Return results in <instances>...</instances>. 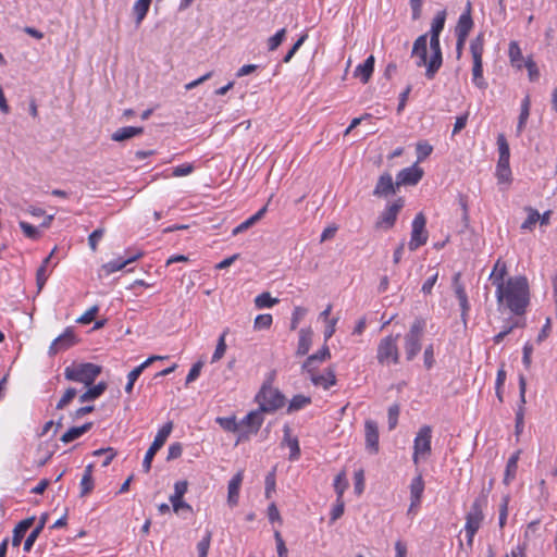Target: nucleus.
<instances>
[{"instance_id":"473e14b6","label":"nucleus","mask_w":557,"mask_h":557,"mask_svg":"<svg viewBox=\"0 0 557 557\" xmlns=\"http://www.w3.org/2000/svg\"><path fill=\"white\" fill-rule=\"evenodd\" d=\"M424 491V481L421 475L416 476L410 484V497L412 506H419Z\"/></svg>"},{"instance_id":"8fccbe9b","label":"nucleus","mask_w":557,"mask_h":557,"mask_svg":"<svg viewBox=\"0 0 557 557\" xmlns=\"http://www.w3.org/2000/svg\"><path fill=\"white\" fill-rule=\"evenodd\" d=\"M286 35V29L282 28L280 29L275 35L269 38L268 40V48L270 51H274L278 48V46L282 44Z\"/></svg>"},{"instance_id":"20e7f679","label":"nucleus","mask_w":557,"mask_h":557,"mask_svg":"<svg viewBox=\"0 0 557 557\" xmlns=\"http://www.w3.org/2000/svg\"><path fill=\"white\" fill-rule=\"evenodd\" d=\"M424 329L425 320L423 318H416L409 331L405 334L404 349L408 361L413 360L420 352Z\"/></svg>"},{"instance_id":"39448f33","label":"nucleus","mask_w":557,"mask_h":557,"mask_svg":"<svg viewBox=\"0 0 557 557\" xmlns=\"http://www.w3.org/2000/svg\"><path fill=\"white\" fill-rule=\"evenodd\" d=\"M470 52L472 55L473 66H472V81L473 84L480 88L485 89L487 87V83L483 77V62L482 57L484 52V35L481 33L474 39L471 40L470 44Z\"/></svg>"},{"instance_id":"4be33fe9","label":"nucleus","mask_w":557,"mask_h":557,"mask_svg":"<svg viewBox=\"0 0 557 557\" xmlns=\"http://www.w3.org/2000/svg\"><path fill=\"white\" fill-rule=\"evenodd\" d=\"M460 276H461L460 273H456L454 275L453 282H454L455 294H456V296L459 300V305L461 307V315H462V318H465L469 310V302H468V297H467L465 287L459 282Z\"/></svg>"},{"instance_id":"c85d7f7f","label":"nucleus","mask_w":557,"mask_h":557,"mask_svg":"<svg viewBox=\"0 0 557 557\" xmlns=\"http://www.w3.org/2000/svg\"><path fill=\"white\" fill-rule=\"evenodd\" d=\"M268 210V205L263 206L258 212H256L253 215H251L249 219L237 225L233 231L232 234L234 236L247 231L252 225H255L258 221H260L263 215L265 214Z\"/></svg>"},{"instance_id":"c03bdc74","label":"nucleus","mask_w":557,"mask_h":557,"mask_svg":"<svg viewBox=\"0 0 557 557\" xmlns=\"http://www.w3.org/2000/svg\"><path fill=\"white\" fill-rule=\"evenodd\" d=\"M310 403H311L310 397H307V396H304V395H296L289 401L288 412L299 410V409L304 408L306 405H308Z\"/></svg>"},{"instance_id":"0eeeda50","label":"nucleus","mask_w":557,"mask_h":557,"mask_svg":"<svg viewBox=\"0 0 557 557\" xmlns=\"http://www.w3.org/2000/svg\"><path fill=\"white\" fill-rule=\"evenodd\" d=\"M261 411L274 412L285 405L284 395L275 387L264 384L256 395Z\"/></svg>"},{"instance_id":"680f3d73","label":"nucleus","mask_w":557,"mask_h":557,"mask_svg":"<svg viewBox=\"0 0 557 557\" xmlns=\"http://www.w3.org/2000/svg\"><path fill=\"white\" fill-rule=\"evenodd\" d=\"M287 445L290 448L289 459L297 460L300 456V447L298 440L296 437H294L293 440H288Z\"/></svg>"},{"instance_id":"338daca9","label":"nucleus","mask_w":557,"mask_h":557,"mask_svg":"<svg viewBox=\"0 0 557 557\" xmlns=\"http://www.w3.org/2000/svg\"><path fill=\"white\" fill-rule=\"evenodd\" d=\"M79 485H81V496H86L94 488V479H88L87 476H82Z\"/></svg>"},{"instance_id":"bf43d9fd","label":"nucleus","mask_w":557,"mask_h":557,"mask_svg":"<svg viewBox=\"0 0 557 557\" xmlns=\"http://www.w3.org/2000/svg\"><path fill=\"white\" fill-rule=\"evenodd\" d=\"M344 508H345V505H344L343 498H337L336 505L334 506V508L331 511V523L335 522L337 519H339L343 516Z\"/></svg>"},{"instance_id":"864d4df0","label":"nucleus","mask_w":557,"mask_h":557,"mask_svg":"<svg viewBox=\"0 0 557 557\" xmlns=\"http://www.w3.org/2000/svg\"><path fill=\"white\" fill-rule=\"evenodd\" d=\"M158 450H159V448L153 446L152 444L148 448V450L144 457V460H143V469L146 473H148L150 471L152 459Z\"/></svg>"},{"instance_id":"c756f323","label":"nucleus","mask_w":557,"mask_h":557,"mask_svg":"<svg viewBox=\"0 0 557 557\" xmlns=\"http://www.w3.org/2000/svg\"><path fill=\"white\" fill-rule=\"evenodd\" d=\"M92 426V422H87L81 426H73L70 430H67L62 436L61 442L64 444L71 443L75 441L76 438L81 437L83 434L88 432Z\"/></svg>"},{"instance_id":"f03ea898","label":"nucleus","mask_w":557,"mask_h":557,"mask_svg":"<svg viewBox=\"0 0 557 557\" xmlns=\"http://www.w3.org/2000/svg\"><path fill=\"white\" fill-rule=\"evenodd\" d=\"M431 57L428 59V34L420 35L413 42L411 55L418 67H425V76L433 79L443 64L440 35L430 34Z\"/></svg>"},{"instance_id":"f704fd0d","label":"nucleus","mask_w":557,"mask_h":557,"mask_svg":"<svg viewBox=\"0 0 557 557\" xmlns=\"http://www.w3.org/2000/svg\"><path fill=\"white\" fill-rule=\"evenodd\" d=\"M173 430V423L172 421L166 422L157 433L152 445L161 449V447L166 442L168 437L171 435Z\"/></svg>"},{"instance_id":"4468645a","label":"nucleus","mask_w":557,"mask_h":557,"mask_svg":"<svg viewBox=\"0 0 557 557\" xmlns=\"http://www.w3.org/2000/svg\"><path fill=\"white\" fill-rule=\"evenodd\" d=\"M366 448L370 454L379 451V426L373 420H367L364 423Z\"/></svg>"},{"instance_id":"c9c22d12","label":"nucleus","mask_w":557,"mask_h":557,"mask_svg":"<svg viewBox=\"0 0 557 557\" xmlns=\"http://www.w3.org/2000/svg\"><path fill=\"white\" fill-rule=\"evenodd\" d=\"M518 459L519 451L513 454L507 461L506 473L504 478V483L509 484V482L515 478L517 468H518Z\"/></svg>"},{"instance_id":"4c0bfd02","label":"nucleus","mask_w":557,"mask_h":557,"mask_svg":"<svg viewBox=\"0 0 557 557\" xmlns=\"http://www.w3.org/2000/svg\"><path fill=\"white\" fill-rule=\"evenodd\" d=\"M445 21L446 11H438L432 21L430 34L441 35L442 30L444 29Z\"/></svg>"},{"instance_id":"603ef678","label":"nucleus","mask_w":557,"mask_h":557,"mask_svg":"<svg viewBox=\"0 0 557 557\" xmlns=\"http://www.w3.org/2000/svg\"><path fill=\"white\" fill-rule=\"evenodd\" d=\"M399 412H400V408H399V405H397V404H394L388 408L387 414H388L389 430H393L397 425Z\"/></svg>"},{"instance_id":"ea45409f","label":"nucleus","mask_w":557,"mask_h":557,"mask_svg":"<svg viewBox=\"0 0 557 557\" xmlns=\"http://www.w3.org/2000/svg\"><path fill=\"white\" fill-rule=\"evenodd\" d=\"M525 210L528 212V218L521 224V228L531 231L534 227V225L539 222L540 213L536 209H533L531 207L527 208Z\"/></svg>"},{"instance_id":"b1692460","label":"nucleus","mask_w":557,"mask_h":557,"mask_svg":"<svg viewBox=\"0 0 557 557\" xmlns=\"http://www.w3.org/2000/svg\"><path fill=\"white\" fill-rule=\"evenodd\" d=\"M143 132L144 128L141 126H125L116 129L111 135V139L114 141H124L143 134Z\"/></svg>"},{"instance_id":"a19ab883","label":"nucleus","mask_w":557,"mask_h":557,"mask_svg":"<svg viewBox=\"0 0 557 557\" xmlns=\"http://www.w3.org/2000/svg\"><path fill=\"white\" fill-rule=\"evenodd\" d=\"M348 487V481L346 479V472H339L334 480V488L337 494V498H343L344 492Z\"/></svg>"},{"instance_id":"a211bd4d","label":"nucleus","mask_w":557,"mask_h":557,"mask_svg":"<svg viewBox=\"0 0 557 557\" xmlns=\"http://www.w3.org/2000/svg\"><path fill=\"white\" fill-rule=\"evenodd\" d=\"M264 411L255 410L249 412L242 421H240V430L245 426L247 428V433H257L263 422V413Z\"/></svg>"},{"instance_id":"e2e57ef3","label":"nucleus","mask_w":557,"mask_h":557,"mask_svg":"<svg viewBox=\"0 0 557 557\" xmlns=\"http://www.w3.org/2000/svg\"><path fill=\"white\" fill-rule=\"evenodd\" d=\"M498 183H509L511 180L510 168H496Z\"/></svg>"},{"instance_id":"f3484780","label":"nucleus","mask_w":557,"mask_h":557,"mask_svg":"<svg viewBox=\"0 0 557 557\" xmlns=\"http://www.w3.org/2000/svg\"><path fill=\"white\" fill-rule=\"evenodd\" d=\"M473 27V21L471 17V3L468 1L465 12L459 16L458 23L456 25V36L457 37H468L470 30Z\"/></svg>"},{"instance_id":"bb28decb","label":"nucleus","mask_w":557,"mask_h":557,"mask_svg":"<svg viewBox=\"0 0 557 557\" xmlns=\"http://www.w3.org/2000/svg\"><path fill=\"white\" fill-rule=\"evenodd\" d=\"M507 274V265L502 259H498L493 268L492 273L490 274V280L492 281V284L496 286V289L498 288V285L506 284L505 276Z\"/></svg>"},{"instance_id":"774afa93","label":"nucleus","mask_w":557,"mask_h":557,"mask_svg":"<svg viewBox=\"0 0 557 557\" xmlns=\"http://www.w3.org/2000/svg\"><path fill=\"white\" fill-rule=\"evenodd\" d=\"M307 310L302 307H296L293 312L292 318V330H295L299 323V321L305 317Z\"/></svg>"},{"instance_id":"7ed1b4c3","label":"nucleus","mask_w":557,"mask_h":557,"mask_svg":"<svg viewBox=\"0 0 557 557\" xmlns=\"http://www.w3.org/2000/svg\"><path fill=\"white\" fill-rule=\"evenodd\" d=\"M493 482H490L487 488H482L479 496L472 503L470 510L466 516L465 531L466 533L478 532L484 520L483 509L487 506V498L492 488Z\"/></svg>"},{"instance_id":"de8ad7c7","label":"nucleus","mask_w":557,"mask_h":557,"mask_svg":"<svg viewBox=\"0 0 557 557\" xmlns=\"http://www.w3.org/2000/svg\"><path fill=\"white\" fill-rule=\"evenodd\" d=\"M219 424L226 431L236 432L240 430V423H238L235 417L218 418Z\"/></svg>"},{"instance_id":"5701e85b","label":"nucleus","mask_w":557,"mask_h":557,"mask_svg":"<svg viewBox=\"0 0 557 557\" xmlns=\"http://www.w3.org/2000/svg\"><path fill=\"white\" fill-rule=\"evenodd\" d=\"M35 517L26 518L20 521L13 529L12 545L14 547L20 546L25 533L34 524Z\"/></svg>"},{"instance_id":"a878e982","label":"nucleus","mask_w":557,"mask_h":557,"mask_svg":"<svg viewBox=\"0 0 557 557\" xmlns=\"http://www.w3.org/2000/svg\"><path fill=\"white\" fill-rule=\"evenodd\" d=\"M497 145H498V150H499L497 168H510L509 166V158H510L509 145L503 134L498 135Z\"/></svg>"},{"instance_id":"09e8293b","label":"nucleus","mask_w":557,"mask_h":557,"mask_svg":"<svg viewBox=\"0 0 557 557\" xmlns=\"http://www.w3.org/2000/svg\"><path fill=\"white\" fill-rule=\"evenodd\" d=\"M77 391L74 387H69L63 396L60 398V400L57 404V409L62 410L64 409L76 396Z\"/></svg>"},{"instance_id":"4d7b16f0","label":"nucleus","mask_w":557,"mask_h":557,"mask_svg":"<svg viewBox=\"0 0 557 557\" xmlns=\"http://www.w3.org/2000/svg\"><path fill=\"white\" fill-rule=\"evenodd\" d=\"M424 366L426 369H431L434 366V346L430 344L425 347L423 352Z\"/></svg>"},{"instance_id":"052dcab7","label":"nucleus","mask_w":557,"mask_h":557,"mask_svg":"<svg viewBox=\"0 0 557 557\" xmlns=\"http://www.w3.org/2000/svg\"><path fill=\"white\" fill-rule=\"evenodd\" d=\"M210 540H211V534H210V532H208L207 535L198 543L197 548H198L199 557H207L209 546H210Z\"/></svg>"},{"instance_id":"a18cd8bd","label":"nucleus","mask_w":557,"mask_h":557,"mask_svg":"<svg viewBox=\"0 0 557 557\" xmlns=\"http://www.w3.org/2000/svg\"><path fill=\"white\" fill-rule=\"evenodd\" d=\"M273 319L269 313L259 314L256 317L253 322L255 330H267L272 325Z\"/></svg>"},{"instance_id":"37998d69","label":"nucleus","mask_w":557,"mask_h":557,"mask_svg":"<svg viewBox=\"0 0 557 557\" xmlns=\"http://www.w3.org/2000/svg\"><path fill=\"white\" fill-rule=\"evenodd\" d=\"M158 359H162V357L160 356H152L150 358H148L145 362H143L140 366L136 367L135 369H133L128 375H127V380L128 381H133V382H136V380L139 377V375L141 374V372L154 360H158Z\"/></svg>"},{"instance_id":"1a4fd4ad","label":"nucleus","mask_w":557,"mask_h":557,"mask_svg":"<svg viewBox=\"0 0 557 557\" xmlns=\"http://www.w3.org/2000/svg\"><path fill=\"white\" fill-rule=\"evenodd\" d=\"M431 437L432 429L429 425H423L416 438L413 446V461L417 463L420 458L425 459L431 454Z\"/></svg>"},{"instance_id":"dca6fc26","label":"nucleus","mask_w":557,"mask_h":557,"mask_svg":"<svg viewBox=\"0 0 557 557\" xmlns=\"http://www.w3.org/2000/svg\"><path fill=\"white\" fill-rule=\"evenodd\" d=\"M307 373L309 374L310 381L313 383V385L321 386L324 389H329L336 383L335 372L332 368L326 369L321 374H318L315 369H312V372Z\"/></svg>"},{"instance_id":"6ab92c4d","label":"nucleus","mask_w":557,"mask_h":557,"mask_svg":"<svg viewBox=\"0 0 557 557\" xmlns=\"http://www.w3.org/2000/svg\"><path fill=\"white\" fill-rule=\"evenodd\" d=\"M331 358L330 349L326 345H324L318 352L309 356L304 362L301 370L302 372H312V369H315L317 362L325 361Z\"/></svg>"},{"instance_id":"6e6d98bb","label":"nucleus","mask_w":557,"mask_h":557,"mask_svg":"<svg viewBox=\"0 0 557 557\" xmlns=\"http://www.w3.org/2000/svg\"><path fill=\"white\" fill-rule=\"evenodd\" d=\"M98 311H99L98 306H92L77 319V322L81 324H89L90 322H92V320L95 319V315L98 313Z\"/></svg>"},{"instance_id":"e433bc0d","label":"nucleus","mask_w":557,"mask_h":557,"mask_svg":"<svg viewBox=\"0 0 557 557\" xmlns=\"http://www.w3.org/2000/svg\"><path fill=\"white\" fill-rule=\"evenodd\" d=\"M151 0H137L133 7V11L136 15V24H140L141 21L145 18L149 7H150Z\"/></svg>"},{"instance_id":"49530a36","label":"nucleus","mask_w":557,"mask_h":557,"mask_svg":"<svg viewBox=\"0 0 557 557\" xmlns=\"http://www.w3.org/2000/svg\"><path fill=\"white\" fill-rule=\"evenodd\" d=\"M416 149H417V163L422 162L433 151V147L430 144H428L426 141L418 143Z\"/></svg>"},{"instance_id":"58836bf2","label":"nucleus","mask_w":557,"mask_h":557,"mask_svg":"<svg viewBox=\"0 0 557 557\" xmlns=\"http://www.w3.org/2000/svg\"><path fill=\"white\" fill-rule=\"evenodd\" d=\"M509 58L512 65L517 66L518 69L522 67V52L519 47V45L516 41H511L509 44Z\"/></svg>"},{"instance_id":"9b49d317","label":"nucleus","mask_w":557,"mask_h":557,"mask_svg":"<svg viewBox=\"0 0 557 557\" xmlns=\"http://www.w3.org/2000/svg\"><path fill=\"white\" fill-rule=\"evenodd\" d=\"M404 206L401 198L389 205L379 216L375 227L381 230H389L394 226L397 215Z\"/></svg>"},{"instance_id":"ddd939ff","label":"nucleus","mask_w":557,"mask_h":557,"mask_svg":"<svg viewBox=\"0 0 557 557\" xmlns=\"http://www.w3.org/2000/svg\"><path fill=\"white\" fill-rule=\"evenodd\" d=\"M423 176V170L416 164L401 170L396 176V186H412L419 183Z\"/></svg>"},{"instance_id":"5fc2aeb1","label":"nucleus","mask_w":557,"mask_h":557,"mask_svg":"<svg viewBox=\"0 0 557 557\" xmlns=\"http://www.w3.org/2000/svg\"><path fill=\"white\" fill-rule=\"evenodd\" d=\"M20 226L26 237L32 239H37L39 237V231L32 224L21 221Z\"/></svg>"},{"instance_id":"9d476101","label":"nucleus","mask_w":557,"mask_h":557,"mask_svg":"<svg viewBox=\"0 0 557 557\" xmlns=\"http://www.w3.org/2000/svg\"><path fill=\"white\" fill-rule=\"evenodd\" d=\"M426 219L423 213H418L412 221L411 238L409 249L417 250L420 246L428 242V232L425 230Z\"/></svg>"},{"instance_id":"3c124183","label":"nucleus","mask_w":557,"mask_h":557,"mask_svg":"<svg viewBox=\"0 0 557 557\" xmlns=\"http://www.w3.org/2000/svg\"><path fill=\"white\" fill-rule=\"evenodd\" d=\"M225 335L226 333L224 332L218 341L215 350L212 355V362L219 361L226 351Z\"/></svg>"},{"instance_id":"0e129e2a","label":"nucleus","mask_w":557,"mask_h":557,"mask_svg":"<svg viewBox=\"0 0 557 557\" xmlns=\"http://www.w3.org/2000/svg\"><path fill=\"white\" fill-rule=\"evenodd\" d=\"M525 67L528 70L530 81H532V82L536 81L540 76V72H539V69H537L535 62L533 60L529 59L525 62Z\"/></svg>"},{"instance_id":"f8f14e48","label":"nucleus","mask_w":557,"mask_h":557,"mask_svg":"<svg viewBox=\"0 0 557 557\" xmlns=\"http://www.w3.org/2000/svg\"><path fill=\"white\" fill-rule=\"evenodd\" d=\"M77 339L73 329L67 327L59 335L50 345L49 354L51 356L57 355L60 351L66 350L76 344Z\"/></svg>"},{"instance_id":"7c9ffc66","label":"nucleus","mask_w":557,"mask_h":557,"mask_svg":"<svg viewBox=\"0 0 557 557\" xmlns=\"http://www.w3.org/2000/svg\"><path fill=\"white\" fill-rule=\"evenodd\" d=\"M312 343V331L310 329H301L299 331V341L296 354L305 356L308 354Z\"/></svg>"},{"instance_id":"aec40b11","label":"nucleus","mask_w":557,"mask_h":557,"mask_svg":"<svg viewBox=\"0 0 557 557\" xmlns=\"http://www.w3.org/2000/svg\"><path fill=\"white\" fill-rule=\"evenodd\" d=\"M374 63H375L374 55H372V54L369 55L362 64H359L356 67L355 72H354V76L360 78V81L363 84L368 83L373 74Z\"/></svg>"},{"instance_id":"72a5a7b5","label":"nucleus","mask_w":557,"mask_h":557,"mask_svg":"<svg viewBox=\"0 0 557 557\" xmlns=\"http://www.w3.org/2000/svg\"><path fill=\"white\" fill-rule=\"evenodd\" d=\"M107 389L106 382H99L97 385L88 388L85 393L79 396V403H87L90 400H95L99 396H101Z\"/></svg>"},{"instance_id":"2eb2a0df","label":"nucleus","mask_w":557,"mask_h":557,"mask_svg":"<svg viewBox=\"0 0 557 557\" xmlns=\"http://www.w3.org/2000/svg\"><path fill=\"white\" fill-rule=\"evenodd\" d=\"M396 182H393V177L389 173H383L373 189V196L382 198L388 197L396 193Z\"/></svg>"},{"instance_id":"f257e3e1","label":"nucleus","mask_w":557,"mask_h":557,"mask_svg":"<svg viewBox=\"0 0 557 557\" xmlns=\"http://www.w3.org/2000/svg\"><path fill=\"white\" fill-rule=\"evenodd\" d=\"M529 283L525 276H513L506 284L498 285L496 298L499 305H505L512 313L523 314L529 305Z\"/></svg>"},{"instance_id":"423d86ee","label":"nucleus","mask_w":557,"mask_h":557,"mask_svg":"<svg viewBox=\"0 0 557 557\" xmlns=\"http://www.w3.org/2000/svg\"><path fill=\"white\" fill-rule=\"evenodd\" d=\"M101 367L95 363H79L77 366L66 367L64 370V376L69 381L90 386L101 373Z\"/></svg>"},{"instance_id":"2f4dec72","label":"nucleus","mask_w":557,"mask_h":557,"mask_svg":"<svg viewBox=\"0 0 557 557\" xmlns=\"http://www.w3.org/2000/svg\"><path fill=\"white\" fill-rule=\"evenodd\" d=\"M47 518H48L47 513L42 515L40 517V519H39V522H38L37 527L26 537V540L24 542V547H23V549L25 552H29L32 549L34 543L36 542V540L38 539L39 534L41 533V531L45 528Z\"/></svg>"},{"instance_id":"6e6552de","label":"nucleus","mask_w":557,"mask_h":557,"mask_svg":"<svg viewBox=\"0 0 557 557\" xmlns=\"http://www.w3.org/2000/svg\"><path fill=\"white\" fill-rule=\"evenodd\" d=\"M398 337L399 335H388L380 341L376 351V359L380 364H397L399 362Z\"/></svg>"},{"instance_id":"cd10ccee","label":"nucleus","mask_w":557,"mask_h":557,"mask_svg":"<svg viewBox=\"0 0 557 557\" xmlns=\"http://www.w3.org/2000/svg\"><path fill=\"white\" fill-rule=\"evenodd\" d=\"M140 256H141V253H137L132 257H128L127 259H117V260L110 261L102 265V270L104 271V273L107 275H110L116 271L122 270L127 264L136 261Z\"/></svg>"},{"instance_id":"393cba45","label":"nucleus","mask_w":557,"mask_h":557,"mask_svg":"<svg viewBox=\"0 0 557 557\" xmlns=\"http://www.w3.org/2000/svg\"><path fill=\"white\" fill-rule=\"evenodd\" d=\"M54 251H55V248L51 251V253L48 257H46L42 260L41 265L37 269L36 285H37L38 293L41 292V289L44 288L48 277L50 275V271H48V264L50 263Z\"/></svg>"},{"instance_id":"412c9836","label":"nucleus","mask_w":557,"mask_h":557,"mask_svg":"<svg viewBox=\"0 0 557 557\" xmlns=\"http://www.w3.org/2000/svg\"><path fill=\"white\" fill-rule=\"evenodd\" d=\"M243 471H238L228 483L227 503L231 506L238 504L239 488L243 482Z\"/></svg>"},{"instance_id":"69168bd1","label":"nucleus","mask_w":557,"mask_h":557,"mask_svg":"<svg viewBox=\"0 0 557 557\" xmlns=\"http://www.w3.org/2000/svg\"><path fill=\"white\" fill-rule=\"evenodd\" d=\"M438 278V272H435L431 277H429L422 285L421 292L424 295H430L432 293L433 286L435 285Z\"/></svg>"},{"instance_id":"79ce46f5","label":"nucleus","mask_w":557,"mask_h":557,"mask_svg":"<svg viewBox=\"0 0 557 557\" xmlns=\"http://www.w3.org/2000/svg\"><path fill=\"white\" fill-rule=\"evenodd\" d=\"M278 302V299L272 298L270 293H262L258 295L255 299V305L257 308H270Z\"/></svg>"},{"instance_id":"13d9d810","label":"nucleus","mask_w":557,"mask_h":557,"mask_svg":"<svg viewBox=\"0 0 557 557\" xmlns=\"http://www.w3.org/2000/svg\"><path fill=\"white\" fill-rule=\"evenodd\" d=\"M104 234V230L103 228H97L88 237V244H89V247L92 251H96L97 250V245H98V242L102 238Z\"/></svg>"}]
</instances>
